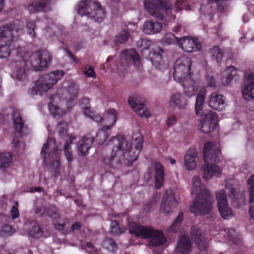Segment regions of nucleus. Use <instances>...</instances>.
Listing matches in <instances>:
<instances>
[{
    "mask_svg": "<svg viewBox=\"0 0 254 254\" xmlns=\"http://www.w3.org/2000/svg\"><path fill=\"white\" fill-rule=\"evenodd\" d=\"M111 127H103L98 131L96 141L100 145H108L113 143L114 146L111 157L104 160L105 164L112 168H117L122 162L129 166L136 161L142 147V137L137 132L129 143L123 136L119 135L107 141L111 134Z\"/></svg>",
    "mask_w": 254,
    "mask_h": 254,
    "instance_id": "f257e3e1",
    "label": "nucleus"
},
{
    "mask_svg": "<svg viewBox=\"0 0 254 254\" xmlns=\"http://www.w3.org/2000/svg\"><path fill=\"white\" fill-rule=\"evenodd\" d=\"M78 92V85L72 80L64 81L58 93L50 98L49 110L54 117L65 114L74 106Z\"/></svg>",
    "mask_w": 254,
    "mask_h": 254,
    "instance_id": "f03ea898",
    "label": "nucleus"
},
{
    "mask_svg": "<svg viewBox=\"0 0 254 254\" xmlns=\"http://www.w3.org/2000/svg\"><path fill=\"white\" fill-rule=\"evenodd\" d=\"M21 60L16 64V68L11 74L14 79L23 81L27 78V74L25 66L27 68H31L35 71L41 70L47 67L52 61L51 53L47 50H41L36 52L30 56L27 53H24L23 55H20Z\"/></svg>",
    "mask_w": 254,
    "mask_h": 254,
    "instance_id": "7ed1b4c3",
    "label": "nucleus"
},
{
    "mask_svg": "<svg viewBox=\"0 0 254 254\" xmlns=\"http://www.w3.org/2000/svg\"><path fill=\"white\" fill-rule=\"evenodd\" d=\"M191 61L186 56H181L174 63L173 76L183 88L185 95L188 97L195 95L198 89V83L190 72Z\"/></svg>",
    "mask_w": 254,
    "mask_h": 254,
    "instance_id": "20e7f679",
    "label": "nucleus"
},
{
    "mask_svg": "<svg viewBox=\"0 0 254 254\" xmlns=\"http://www.w3.org/2000/svg\"><path fill=\"white\" fill-rule=\"evenodd\" d=\"M191 195L194 196L193 202L190 206V211L195 215H204L213 209L214 200L210 195L209 191L202 183L197 175H194L190 187Z\"/></svg>",
    "mask_w": 254,
    "mask_h": 254,
    "instance_id": "39448f33",
    "label": "nucleus"
},
{
    "mask_svg": "<svg viewBox=\"0 0 254 254\" xmlns=\"http://www.w3.org/2000/svg\"><path fill=\"white\" fill-rule=\"evenodd\" d=\"M22 30V23L18 20L0 27V40L5 42L4 45L0 46V59L7 58L11 51L18 47L15 39L21 33Z\"/></svg>",
    "mask_w": 254,
    "mask_h": 254,
    "instance_id": "423d86ee",
    "label": "nucleus"
},
{
    "mask_svg": "<svg viewBox=\"0 0 254 254\" xmlns=\"http://www.w3.org/2000/svg\"><path fill=\"white\" fill-rule=\"evenodd\" d=\"M220 150L211 142L204 144L203 147V158L204 165L202 167V177L205 180H209L214 176L219 177L222 169L218 166L213 163L219 160Z\"/></svg>",
    "mask_w": 254,
    "mask_h": 254,
    "instance_id": "0eeeda50",
    "label": "nucleus"
},
{
    "mask_svg": "<svg viewBox=\"0 0 254 254\" xmlns=\"http://www.w3.org/2000/svg\"><path fill=\"white\" fill-rule=\"evenodd\" d=\"M137 218L135 216L129 218L128 227L130 233L142 239L149 238V244L152 246H160L166 242V238L162 231L155 230L150 226L139 225L138 223L142 221L137 220Z\"/></svg>",
    "mask_w": 254,
    "mask_h": 254,
    "instance_id": "6e6552de",
    "label": "nucleus"
},
{
    "mask_svg": "<svg viewBox=\"0 0 254 254\" xmlns=\"http://www.w3.org/2000/svg\"><path fill=\"white\" fill-rule=\"evenodd\" d=\"M138 50L145 56L148 55L152 64L156 68L164 70L168 68L169 63L163 56V50L147 39H140L137 42Z\"/></svg>",
    "mask_w": 254,
    "mask_h": 254,
    "instance_id": "1a4fd4ad",
    "label": "nucleus"
},
{
    "mask_svg": "<svg viewBox=\"0 0 254 254\" xmlns=\"http://www.w3.org/2000/svg\"><path fill=\"white\" fill-rule=\"evenodd\" d=\"M144 7L148 13L160 19H174L175 16L170 14L172 4L169 0H143Z\"/></svg>",
    "mask_w": 254,
    "mask_h": 254,
    "instance_id": "9d476101",
    "label": "nucleus"
},
{
    "mask_svg": "<svg viewBox=\"0 0 254 254\" xmlns=\"http://www.w3.org/2000/svg\"><path fill=\"white\" fill-rule=\"evenodd\" d=\"M62 70H55L46 74L36 80L29 89V93L32 95H42L50 90L64 76Z\"/></svg>",
    "mask_w": 254,
    "mask_h": 254,
    "instance_id": "9b49d317",
    "label": "nucleus"
},
{
    "mask_svg": "<svg viewBox=\"0 0 254 254\" xmlns=\"http://www.w3.org/2000/svg\"><path fill=\"white\" fill-rule=\"evenodd\" d=\"M77 13L82 16L101 22L106 17L103 8L96 0H81L78 5Z\"/></svg>",
    "mask_w": 254,
    "mask_h": 254,
    "instance_id": "f8f14e48",
    "label": "nucleus"
},
{
    "mask_svg": "<svg viewBox=\"0 0 254 254\" xmlns=\"http://www.w3.org/2000/svg\"><path fill=\"white\" fill-rule=\"evenodd\" d=\"M61 152V150L55 141L49 138L44 144L41 155L45 163L49 164L53 169L56 170L60 165Z\"/></svg>",
    "mask_w": 254,
    "mask_h": 254,
    "instance_id": "ddd939ff",
    "label": "nucleus"
},
{
    "mask_svg": "<svg viewBox=\"0 0 254 254\" xmlns=\"http://www.w3.org/2000/svg\"><path fill=\"white\" fill-rule=\"evenodd\" d=\"M233 180H232L228 181V180L226 179L225 181V190H220L216 192V198L217 200L218 206H222V204L228 203L226 193H227L228 196L231 198L233 203L236 207L239 206L236 204L235 205V203L236 201H238V199L239 197L241 201L244 200L242 194H239L238 189L233 186Z\"/></svg>",
    "mask_w": 254,
    "mask_h": 254,
    "instance_id": "4468645a",
    "label": "nucleus"
},
{
    "mask_svg": "<svg viewBox=\"0 0 254 254\" xmlns=\"http://www.w3.org/2000/svg\"><path fill=\"white\" fill-rule=\"evenodd\" d=\"M242 94L245 100L254 99V72L246 71L244 74Z\"/></svg>",
    "mask_w": 254,
    "mask_h": 254,
    "instance_id": "2eb2a0df",
    "label": "nucleus"
},
{
    "mask_svg": "<svg viewBox=\"0 0 254 254\" xmlns=\"http://www.w3.org/2000/svg\"><path fill=\"white\" fill-rule=\"evenodd\" d=\"M218 119L215 113L209 111L201 116L198 128L205 133L214 130L217 127Z\"/></svg>",
    "mask_w": 254,
    "mask_h": 254,
    "instance_id": "dca6fc26",
    "label": "nucleus"
},
{
    "mask_svg": "<svg viewBox=\"0 0 254 254\" xmlns=\"http://www.w3.org/2000/svg\"><path fill=\"white\" fill-rule=\"evenodd\" d=\"M53 20L50 18H44L42 20H37L34 21L33 19L27 20L26 24V30L27 33L31 37L35 36L34 28L39 27L44 30L49 32V28L53 27Z\"/></svg>",
    "mask_w": 254,
    "mask_h": 254,
    "instance_id": "f3484780",
    "label": "nucleus"
},
{
    "mask_svg": "<svg viewBox=\"0 0 254 254\" xmlns=\"http://www.w3.org/2000/svg\"><path fill=\"white\" fill-rule=\"evenodd\" d=\"M178 201L175 198L174 192L171 189L167 190L159 208V213L164 215L170 213L177 206Z\"/></svg>",
    "mask_w": 254,
    "mask_h": 254,
    "instance_id": "a211bd4d",
    "label": "nucleus"
},
{
    "mask_svg": "<svg viewBox=\"0 0 254 254\" xmlns=\"http://www.w3.org/2000/svg\"><path fill=\"white\" fill-rule=\"evenodd\" d=\"M179 46L185 51L192 53L199 50L201 44L196 39L190 37H183L178 41Z\"/></svg>",
    "mask_w": 254,
    "mask_h": 254,
    "instance_id": "6ab92c4d",
    "label": "nucleus"
},
{
    "mask_svg": "<svg viewBox=\"0 0 254 254\" xmlns=\"http://www.w3.org/2000/svg\"><path fill=\"white\" fill-rule=\"evenodd\" d=\"M121 66H123L133 64L135 66L138 67L141 63L139 56L134 49L124 51L121 55Z\"/></svg>",
    "mask_w": 254,
    "mask_h": 254,
    "instance_id": "aec40b11",
    "label": "nucleus"
},
{
    "mask_svg": "<svg viewBox=\"0 0 254 254\" xmlns=\"http://www.w3.org/2000/svg\"><path fill=\"white\" fill-rule=\"evenodd\" d=\"M198 160L196 148L193 147L190 148L184 157V164L185 168L189 171H193L196 168Z\"/></svg>",
    "mask_w": 254,
    "mask_h": 254,
    "instance_id": "412c9836",
    "label": "nucleus"
},
{
    "mask_svg": "<svg viewBox=\"0 0 254 254\" xmlns=\"http://www.w3.org/2000/svg\"><path fill=\"white\" fill-rule=\"evenodd\" d=\"M188 103V100L183 94L176 92L171 94L168 104L169 107L172 109L182 110L186 108Z\"/></svg>",
    "mask_w": 254,
    "mask_h": 254,
    "instance_id": "4be33fe9",
    "label": "nucleus"
},
{
    "mask_svg": "<svg viewBox=\"0 0 254 254\" xmlns=\"http://www.w3.org/2000/svg\"><path fill=\"white\" fill-rule=\"evenodd\" d=\"M52 0H33L27 6V9L30 13L46 12L50 10Z\"/></svg>",
    "mask_w": 254,
    "mask_h": 254,
    "instance_id": "5701e85b",
    "label": "nucleus"
},
{
    "mask_svg": "<svg viewBox=\"0 0 254 254\" xmlns=\"http://www.w3.org/2000/svg\"><path fill=\"white\" fill-rule=\"evenodd\" d=\"M128 103L131 108L139 116L146 119L149 118L151 113L142 104L138 103L137 99L135 97H130Z\"/></svg>",
    "mask_w": 254,
    "mask_h": 254,
    "instance_id": "b1692460",
    "label": "nucleus"
},
{
    "mask_svg": "<svg viewBox=\"0 0 254 254\" xmlns=\"http://www.w3.org/2000/svg\"><path fill=\"white\" fill-rule=\"evenodd\" d=\"M209 105L214 110L222 111L226 107V98L218 93L214 92L210 96Z\"/></svg>",
    "mask_w": 254,
    "mask_h": 254,
    "instance_id": "393cba45",
    "label": "nucleus"
},
{
    "mask_svg": "<svg viewBox=\"0 0 254 254\" xmlns=\"http://www.w3.org/2000/svg\"><path fill=\"white\" fill-rule=\"evenodd\" d=\"M90 106L89 100L87 98H84L81 100V108L83 110V114L91 119L93 121L97 123H100L104 121L103 117L98 114L90 110Z\"/></svg>",
    "mask_w": 254,
    "mask_h": 254,
    "instance_id": "a878e982",
    "label": "nucleus"
},
{
    "mask_svg": "<svg viewBox=\"0 0 254 254\" xmlns=\"http://www.w3.org/2000/svg\"><path fill=\"white\" fill-rule=\"evenodd\" d=\"M238 69L234 66H229L222 72L220 82L224 86L229 85L234 78L237 75Z\"/></svg>",
    "mask_w": 254,
    "mask_h": 254,
    "instance_id": "bb28decb",
    "label": "nucleus"
},
{
    "mask_svg": "<svg viewBox=\"0 0 254 254\" xmlns=\"http://www.w3.org/2000/svg\"><path fill=\"white\" fill-rule=\"evenodd\" d=\"M191 234L194 237L195 241L200 250H205L208 240L205 237L204 233L202 234L201 231L196 227H193L191 228Z\"/></svg>",
    "mask_w": 254,
    "mask_h": 254,
    "instance_id": "cd10ccee",
    "label": "nucleus"
},
{
    "mask_svg": "<svg viewBox=\"0 0 254 254\" xmlns=\"http://www.w3.org/2000/svg\"><path fill=\"white\" fill-rule=\"evenodd\" d=\"M162 28V24L157 21H146L143 26V32L146 34H154L159 33Z\"/></svg>",
    "mask_w": 254,
    "mask_h": 254,
    "instance_id": "c85d7f7f",
    "label": "nucleus"
},
{
    "mask_svg": "<svg viewBox=\"0 0 254 254\" xmlns=\"http://www.w3.org/2000/svg\"><path fill=\"white\" fill-rule=\"evenodd\" d=\"M93 140V137L89 135L83 137L77 147L79 155L85 156L88 154V150L92 146Z\"/></svg>",
    "mask_w": 254,
    "mask_h": 254,
    "instance_id": "c756f323",
    "label": "nucleus"
},
{
    "mask_svg": "<svg viewBox=\"0 0 254 254\" xmlns=\"http://www.w3.org/2000/svg\"><path fill=\"white\" fill-rule=\"evenodd\" d=\"M93 140V137L89 135L83 137L77 147L79 155L85 156L88 154V150L92 146Z\"/></svg>",
    "mask_w": 254,
    "mask_h": 254,
    "instance_id": "7c9ffc66",
    "label": "nucleus"
},
{
    "mask_svg": "<svg viewBox=\"0 0 254 254\" xmlns=\"http://www.w3.org/2000/svg\"><path fill=\"white\" fill-rule=\"evenodd\" d=\"M250 199L249 214L254 219V174L247 181Z\"/></svg>",
    "mask_w": 254,
    "mask_h": 254,
    "instance_id": "2f4dec72",
    "label": "nucleus"
},
{
    "mask_svg": "<svg viewBox=\"0 0 254 254\" xmlns=\"http://www.w3.org/2000/svg\"><path fill=\"white\" fill-rule=\"evenodd\" d=\"M191 249V242L186 236L180 238L178 240L176 251L181 254H187Z\"/></svg>",
    "mask_w": 254,
    "mask_h": 254,
    "instance_id": "473e14b6",
    "label": "nucleus"
},
{
    "mask_svg": "<svg viewBox=\"0 0 254 254\" xmlns=\"http://www.w3.org/2000/svg\"><path fill=\"white\" fill-rule=\"evenodd\" d=\"M155 186L156 189H160L164 183V168L158 162L154 164Z\"/></svg>",
    "mask_w": 254,
    "mask_h": 254,
    "instance_id": "72a5a7b5",
    "label": "nucleus"
},
{
    "mask_svg": "<svg viewBox=\"0 0 254 254\" xmlns=\"http://www.w3.org/2000/svg\"><path fill=\"white\" fill-rule=\"evenodd\" d=\"M206 90L205 87H202L196 97L195 111L197 115H201L206 97Z\"/></svg>",
    "mask_w": 254,
    "mask_h": 254,
    "instance_id": "f704fd0d",
    "label": "nucleus"
},
{
    "mask_svg": "<svg viewBox=\"0 0 254 254\" xmlns=\"http://www.w3.org/2000/svg\"><path fill=\"white\" fill-rule=\"evenodd\" d=\"M118 112L114 109L107 110L104 114V121L107 124L104 127H111V129L115 125L117 120Z\"/></svg>",
    "mask_w": 254,
    "mask_h": 254,
    "instance_id": "c9c22d12",
    "label": "nucleus"
},
{
    "mask_svg": "<svg viewBox=\"0 0 254 254\" xmlns=\"http://www.w3.org/2000/svg\"><path fill=\"white\" fill-rule=\"evenodd\" d=\"M44 232L37 224L34 222L31 224V230L22 233L23 235H28L34 238H40L44 236Z\"/></svg>",
    "mask_w": 254,
    "mask_h": 254,
    "instance_id": "e433bc0d",
    "label": "nucleus"
},
{
    "mask_svg": "<svg viewBox=\"0 0 254 254\" xmlns=\"http://www.w3.org/2000/svg\"><path fill=\"white\" fill-rule=\"evenodd\" d=\"M13 127L16 131L20 134H24L23 130L24 129V123L18 111H15L13 114Z\"/></svg>",
    "mask_w": 254,
    "mask_h": 254,
    "instance_id": "4c0bfd02",
    "label": "nucleus"
},
{
    "mask_svg": "<svg viewBox=\"0 0 254 254\" xmlns=\"http://www.w3.org/2000/svg\"><path fill=\"white\" fill-rule=\"evenodd\" d=\"M75 139V137L74 136L72 135H68L64 145V155L68 162H70L72 160V152L70 145Z\"/></svg>",
    "mask_w": 254,
    "mask_h": 254,
    "instance_id": "58836bf2",
    "label": "nucleus"
},
{
    "mask_svg": "<svg viewBox=\"0 0 254 254\" xmlns=\"http://www.w3.org/2000/svg\"><path fill=\"white\" fill-rule=\"evenodd\" d=\"M12 162L11 155L8 152H0V168L8 167Z\"/></svg>",
    "mask_w": 254,
    "mask_h": 254,
    "instance_id": "ea45409f",
    "label": "nucleus"
},
{
    "mask_svg": "<svg viewBox=\"0 0 254 254\" xmlns=\"http://www.w3.org/2000/svg\"><path fill=\"white\" fill-rule=\"evenodd\" d=\"M218 207L220 215L224 219H229L233 216V212L231 209L229 207L228 203L222 204V206H218Z\"/></svg>",
    "mask_w": 254,
    "mask_h": 254,
    "instance_id": "a19ab883",
    "label": "nucleus"
},
{
    "mask_svg": "<svg viewBox=\"0 0 254 254\" xmlns=\"http://www.w3.org/2000/svg\"><path fill=\"white\" fill-rule=\"evenodd\" d=\"M102 246L104 249L111 253H114L117 250V245L111 238H108L104 240Z\"/></svg>",
    "mask_w": 254,
    "mask_h": 254,
    "instance_id": "79ce46f5",
    "label": "nucleus"
},
{
    "mask_svg": "<svg viewBox=\"0 0 254 254\" xmlns=\"http://www.w3.org/2000/svg\"><path fill=\"white\" fill-rule=\"evenodd\" d=\"M212 60L220 63L223 58V54L218 46L213 47L209 51Z\"/></svg>",
    "mask_w": 254,
    "mask_h": 254,
    "instance_id": "37998d69",
    "label": "nucleus"
},
{
    "mask_svg": "<svg viewBox=\"0 0 254 254\" xmlns=\"http://www.w3.org/2000/svg\"><path fill=\"white\" fill-rule=\"evenodd\" d=\"M180 38H177L173 34L171 33H166L163 37L162 42L166 45L177 43L179 41Z\"/></svg>",
    "mask_w": 254,
    "mask_h": 254,
    "instance_id": "c03bdc74",
    "label": "nucleus"
},
{
    "mask_svg": "<svg viewBox=\"0 0 254 254\" xmlns=\"http://www.w3.org/2000/svg\"><path fill=\"white\" fill-rule=\"evenodd\" d=\"M126 229L125 227H121L117 221L112 222L111 224V231L113 235L121 234L125 232Z\"/></svg>",
    "mask_w": 254,
    "mask_h": 254,
    "instance_id": "a18cd8bd",
    "label": "nucleus"
},
{
    "mask_svg": "<svg viewBox=\"0 0 254 254\" xmlns=\"http://www.w3.org/2000/svg\"><path fill=\"white\" fill-rule=\"evenodd\" d=\"M183 220V213L180 212L177 216L176 220L170 226L169 230L170 232H176L180 228V224Z\"/></svg>",
    "mask_w": 254,
    "mask_h": 254,
    "instance_id": "49530a36",
    "label": "nucleus"
},
{
    "mask_svg": "<svg viewBox=\"0 0 254 254\" xmlns=\"http://www.w3.org/2000/svg\"><path fill=\"white\" fill-rule=\"evenodd\" d=\"M14 233L15 230L8 225L3 226L0 230V235L3 237L11 236Z\"/></svg>",
    "mask_w": 254,
    "mask_h": 254,
    "instance_id": "de8ad7c7",
    "label": "nucleus"
},
{
    "mask_svg": "<svg viewBox=\"0 0 254 254\" xmlns=\"http://www.w3.org/2000/svg\"><path fill=\"white\" fill-rule=\"evenodd\" d=\"M210 2H215L217 3L218 10L225 12L229 5L228 0H207Z\"/></svg>",
    "mask_w": 254,
    "mask_h": 254,
    "instance_id": "09e8293b",
    "label": "nucleus"
},
{
    "mask_svg": "<svg viewBox=\"0 0 254 254\" xmlns=\"http://www.w3.org/2000/svg\"><path fill=\"white\" fill-rule=\"evenodd\" d=\"M189 0H175L174 5L176 11H180L183 9H187L189 7Z\"/></svg>",
    "mask_w": 254,
    "mask_h": 254,
    "instance_id": "8fccbe9b",
    "label": "nucleus"
},
{
    "mask_svg": "<svg viewBox=\"0 0 254 254\" xmlns=\"http://www.w3.org/2000/svg\"><path fill=\"white\" fill-rule=\"evenodd\" d=\"M129 37L128 31L127 30L124 29L121 31L117 36V41L121 44L124 43L127 41Z\"/></svg>",
    "mask_w": 254,
    "mask_h": 254,
    "instance_id": "3c124183",
    "label": "nucleus"
},
{
    "mask_svg": "<svg viewBox=\"0 0 254 254\" xmlns=\"http://www.w3.org/2000/svg\"><path fill=\"white\" fill-rule=\"evenodd\" d=\"M81 246L83 248L85 249L88 252L91 253L92 254H98V250L97 248L93 246V245L90 242L81 243Z\"/></svg>",
    "mask_w": 254,
    "mask_h": 254,
    "instance_id": "603ef678",
    "label": "nucleus"
},
{
    "mask_svg": "<svg viewBox=\"0 0 254 254\" xmlns=\"http://www.w3.org/2000/svg\"><path fill=\"white\" fill-rule=\"evenodd\" d=\"M67 124L66 123H61L58 126V132L61 136H63L66 133Z\"/></svg>",
    "mask_w": 254,
    "mask_h": 254,
    "instance_id": "864d4df0",
    "label": "nucleus"
},
{
    "mask_svg": "<svg viewBox=\"0 0 254 254\" xmlns=\"http://www.w3.org/2000/svg\"><path fill=\"white\" fill-rule=\"evenodd\" d=\"M227 237L231 240L234 243H237V241L235 240V236H237V234L235 230L233 228H230L227 230Z\"/></svg>",
    "mask_w": 254,
    "mask_h": 254,
    "instance_id": "5fc2aeb1",
    "label": "nucleus"
},
{
    "mask_svg": "<svg viewBox=\"0 0 254 254\" xmlns=\"http://www.w3.org/2000/svg\"><path fill=\"white\" fill-rule=\"evenodd\" d=\"M60 48L62 50H63L64 52L66 54V55H67L69 57H70L75 62H78V59H76L68 50L66 45H64L63 43H61V45L60 46Z\"/></svg>",
    "mask_w": 254,
    "mask_h": 254,
    "instance_id": "6e6d98bb",
    "label": "nucleus"
},
{
    "mask_svg": "<svg viewBox=\"0 0 254 254\" xmlns=\"http://www.w3.org/2000/svg\"><path fill=\"white\" fill-rule=\"evenodd\" d=\"M84 74L86 75L88 77H92L93 78H95V74L93 68L89 66H87L85 67L84 70Z\"/></svg>",
    "mask_w": 254,
    "mask_h": 254,
    "instance_id": "4d7b16f0",
    "label": "nucleus"
},
{
    "mask_svg": "<svg viewBox=\"0 0 254 254\" xmlns=\"http://www.w3.org/2000/svg\"><path fill=\"white\" fill-rule=\"evenodd\" d=\"M10 215L12 219H14L18 217L19 211L17 208V203H16L15 205H13L10 210Z\"/></svg>",
    "mask_w": 254,
    "mask_h": 254,
    "instance_id": "13d9d810",
    "label": "nucleus"
},
{
    "mask_svg": "<svg viewBox=\"0 0 254 254\" xmlns=\"http://www.w3.org/2000/svg\"><path fill=\"white\" fill-rule=\"evenodd\" d=\"M206 80L207 86L213 87L215 86L216 81L212 75H207L206 77Z\"/></svg>",
    "mask_w": 254,
    "mask_h": 254,
    "instance_id": "bf43d9fd",
    "label": "nucleus"
},
{
    "mask_svg": "<svg viewBox=\"0 0 254 254\" xmlns=\"http://www.w3.org/2000/svg\"><path fill=\"white\" fill-rule=\"evenodd\" d=\"M177 121V118L175 116H170L167 121V125L168 127L173 126L176 124Z\"/></svg>",
    "mask_w": 254,
    "mask_h": 254,
    "instance_id": "052dcab7",
    "label": "nucleus"
},
{
    "mask_svg": "<svg viewBox=\"0 0 254 254\" xmlns=\"http://www.w3.org/2000/svg\"><path fill=\"white\" fill-rule=\"evenodd\" d=\"M45 209L43 206H40L35 209V213L38 215H41L44 213Z\"/></svg>",
    "mask_w": 254,
    "mask_h": 254,
    "instance_id": "680f3d73",
    "label": "nucleus"
},
{
    "mask_svg": "<svg viewBox=\"0 0 254 254\" xmlns=\"http://www.w3.org/2000/svg\"><path fill=\"white\" fill-rule=\"evenodd\" d=\"M81 227V225L79 223L76 222L73 224L71 227V230L72 231H76L80 229Z\"/></svg>",
    "mask_w": 254,
    "mask_h": 254,
    "instance_id": "e2e57ef3",
    "label": "nucleus"
},
{
    "mask_svg": "<svg viewBox=\"0 0 254 254\" xmlns=\"http://www.w3.org/2000/svg\"><path fill=\"white\" fill-rule=\"evenodd\" d=\"M181 30V26L178 24L176 26H174L173 28V31L175 33H178Z\"/></svg>",
    "mask_w": 254,
    "mask_h": 254,
    "instance_id": "0e129e2a",
    "label": "nucleus"
},
{
    "mask_svg": "<svg viewBox=\"0 0 254 254\" xmlns=\"http://www.w3.org/2000/svg\"><path fill=\"white\" fill-rule=\"evenodd\" d=\"M4 0H0V12H1L4 7Z\"/></svg>",
    "mask_w": 254,
    "mask_h": 254,
    "instance_id": "69168bd1",
    "label": "nucleus"
},
{
    "mask_svg": "<svg viewBox=\"0 0 254 254\" xmlns=\"http://www.w3.org/2000/svg\"><path fill=\"white\" fill-rule=\"evenodd\" d=\"M249 17V14H246L243 16V21L244 22H247L248 21V18Z\"/></svg>",
    "mask_w": 254,
    "mask_h": 254,
    "instance_id": "338daca9",
    "label": "nucleus"
},
{
    "mask_svg": "<svg viewBox=\"0 0 254 254\" xmlns=\"http://www.w3.org/2000/svg\"><path fill=\"white\" fill-rule=\"evenodd\" d=\"M2 254H12V253L9 250H5L3 252H2Z\"/></svg>",
    "mask_w": 254,
    "mask_h": 254,
    "instance_id": "774afa93",
    "label": "nucleus"
}]
</instances>
